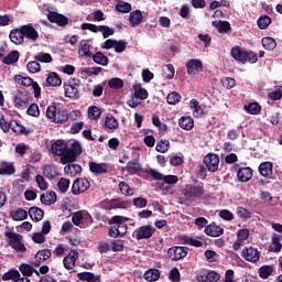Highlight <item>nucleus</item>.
I'll use <instances>...</instances> for the list:
<instances>
[{
    "label": "nucleus",
    "mask_w": 282,
    "mask_h": 282,
    "mask_svg": "<svg viewBox=\"0 0 282 282\" xmlns=\"http://www.w3.org/2000/svg\"><path fill=\"white\" fill-rule=\"evenodd\" d=\"M148 175H151L153 180H159V188L161 191H165V193H169L171 191V186H175L177 182H180V178L175 175H164L156 170L150 169L148 171Z\"/></svg>",
    "instance_id": "obj_1"
},
{
    "label": "nucleus",
    "mask_w": 282,
    "mask_h": 282,
    "mask_svg": "<svg viewBox=\"0 0 282 282\" xmlns=\"http://www.w3.org/2000/svg\"><path fill=\"white\" fill-rule=\"evenodd\" d=\"M230 54L235 61H239V63H251L254 64L259 61L257 53L252 51H246L240 48L239 46H235L231 48Z\"/></svg>",
    "instance_id": "obj_2"
},
{
    "label": "nucleus",
    "mask_w": 282,
    "mask_h": 282,
    "mask_svg": "<svg viewBox=\"0 0 282 282\" xmlns=\"http://www.w3.org/2000/svg\"><path fill=\"white\" fill-rule=\"evenodd\" d=\"M80 153H83V147L80 145V142L74 141L70 149H67L66 153L61 156V163L69 164L72 162H76V159L78 155H80Z\"/></svg>",
    "instance_id": "obj_3"
},
{
    "label": "nucleus",
    "mask_w": 282,
    "mask_h": 282,
    "mask_svg": "<svg viewBox=\"0 0 282 282\" xmlns=\"http://www.w3.org/2000/svg\"><path fill=\"white\" fill-rule=\"evenodd\" d=\"M4 237H7L8 243L13 250L25 252V245L23 243V236H21V234L6 231Z\"/></svg>",
    "instance_id": "obj_4"
},
{
    "label": "nucleus",
    "mask_w": 282,
    "mask_h": 282,
    "mask_svg": "<svg viewBox=\"0 0 282 282\" xmlns=\"http://www.w3.org/2000/svg\"><path fill=\"white\" fill-rule=\"evenodd\" d=\"M155 232V227L152 225H144L137 228L133 232L135 236L137 241L142 239H151Z\"/></svg>",
    "instance_id": "obj_5"
},
{
    "label": "nucleus",
    "mask_w": 282,
    "mask_h": 282,
    "mask_svg": "<svg viewBox=\"0 0 282 282\" xmlns=\"http://www.w3.org/2000/svg\"><path fill=\"white\" fill-rule=\"evenodd\" d=\"M241 257L242 259H245V261H248L249 263H257L259 259H261L259 250L254 247L243 248L241 251Z\"/></svg>",
    "instance_id": "obj_6"
},
{
    "label": "nucleus",
    "mask_w": 282,
    "mask_h": 282,
    "mask_svg": "<svg viewBox=\"0 0 282 282\" xmlns=\"http://www.w3.org/2000/svg\"><path fill=\"white\" fill-rule=\"evenodd\" d=\"M167 254H169L171 261H180V260L184 259L186 257V254H188V248L174 246L167 250Z\"/></svg>",
    "instance_id": "obj_7"
},
{
    "label": "nucleus",
    "mask_w": 282,
    "mask_h": 282,
    "mask_svg": "<svg viewBox=\"0 0 282 282\" xmlns=\"http://www.w3.org/2000/svg\"><path fill=\"white\" fill-rule=\"evenodd\" d=\"M47 20L50 23H56L59 28H65L67 23H69V18L63 13H58L56 11H50L47 14Z\"/></svg>",
    "instance_id": "obj_8"
},
{
    "label": "nucleus",
    "mask_w": 282,
    "mask_h": 282,
    "mask_svg": "<svg viewBox=\"0 0 282 282\" xmlns=\"http://www.w3.org/2000/svg\"><path fill=\"white\" fill-rule=\"evenodd\" d=\"M250 237V230L248 229H240L237 232V239L232 245V249L237 252L238 250H241L242 246H246V241H248V238Z\"/></svg>",
    "instance_id": "obj_9"
},
{
    "label": "nucleus",
    "mask_w": 282,
    "mask_h": 282,
    "mask_svg": "<svg viewBox=\"0 0 282 282\" xmlns=\"http://www.w3.org/2000/svg\"><path fill=\"white\" fill-rule=\"evenodd\" d=\"M89 181L86 178H77L72 186L73 195H80V193H85L89 191Z\"/></svg>",
    "instance_id": "obj_10"
},
{
    "label": "nucleus",
    "mask_w": 282,
    "mask_h": 282,
    "mask_svg": "<svg viewBox=\"0 0 282 282\" xmlns=\"http://www.w3.org/2000/svg\"><path fill=\"white\" fill-rule=\"evenodd\" d=\"M203 162L210 173H215L219 169V156L217 154L206 155Z\"/></svg>",
    "instance_id": "obj_11"
},
{
    "label": "nucleus",
    "mask_w": 282,
    "mask_h": 282,
    "mask_svg": "<svg viewBox=\"0 0 282 282\" xmlns=\"http://www.w3.org/2000/svg\"><path fill=\"white\" fill-rule=\"evenodd\" d=\"M14 104L19 109H25L30 105V95L28 91L19 90L14 96Z\"/></svg>",
    "instance_id": "obj_12"
},
{
    "label": "nucleus",
    "mask_w": 282,
    "mask_h": 282,
    "mask_svg": "<svg viewBox=\"0 0 282 282\" xmlns=\"http://www.w3.org/2000/svg\"><path fill=\"white\" fill-rule=\"evenodd\" d=\"M124 221H129V218L123 216H113L110 219V224L117 225L120 237H124V235H127L128 227L127 224H124Z\"/></svg>",
    "instance_id": "obj_13"
},
{
    "label": "nucleus",
    "mask_w": 282,
    "mask_h": 282,
    "mask_svg": "<svg viewBox=\"0 0 282 282\" xmlns=\"http://www.w3.org/2000/svg\"><path fill=\"white\" fill-rule=\"evenodd\" d=\"M77 259H78V251L70 250V252L63 259L64 268L66 270H74V268H76Z\"/></svg>",
    "instance_id": "obj_14"
},
{
    "label": "nucleus",
    "mask_w": 282,
    "mask_h": 282,
    "mask_svg": "<svg viewBox=\"0 0 282 282\" xmlns=\"http://www.w3.org/2000/svg\"><path fill=\"white\" fill-rule=\"evenodd\" d=\"M204 195V188L202 186L187 185L185 188V197L188 199H197Z\"/></svg>",
    "instance_id": "obj_15"
},
{
    "label": "nucleus",
    "mask_w": 282,
    "mask_h": 282,
    "mask_svg": "<svg viewBox=\"0 0 282 282\" xmlns=\"http://www.w3.org/2000/svg\"><path fill=\"white\" fill-rule=\"evenodd\" d=\"M91 40H82L80 46L78 48V54L82 58H91L94 54H91Z\"/></svg>",
    "instance_id": "obj_16"
},
{
    "label": "nucleus",
    "mask_w": 282,
    "mask_h": 282,
    "mask_svg": "<svg viewBox=\"0 0 282 282\" xmlns=\"http://www.w3.org/2000/svg\"><path fill=\"white\" fill-rule=\"evenodd\" d=\"M21 30L25 39H29L30 41H39V32H36V29H34L32 24L22 25Z\"/></svg>",
    "instance_id": "obj_17"
},
{
    "label": "nucleus",
    "mask_w": 282,
    "mask_h": 282,
    "mask_svg": "<svg viewBox=\"0 0 282 282\" xmlns=\"http://www.w3.org/2000/svg\"><path fill=\"white\" fill-rule=\"evenodd\" d=\"M51 151L54 155H65L67 153V143L63 140H57L51 145Z\"/></svg>",
    "instance_id": "obj_18"
},
{
    "label": "nucleus",
    "mask_w": 282,
    "mask_h": 282,
    "mask_svg": "<svg viewBox=\"0 0 282 282\" xmlns=\"http://www.w3.org/2000/svg\"><path fill=\"white\" fill-rule=\"evenodd\" d=\"M9 39L14 45H23L24 35L22 29H13L10 31Z\"/></svg>",
    "instance_id": "obj_19"
},
{
    "label": "nucleus",
    "mask_w": 282,
    "mask_h": 282,
    "mask_svg": "<svg viewBox=\"0 0 282 282\" xmlns=\"http://www.w3.org/2000/svg\"><path fill=\"white\" fill-rule=\"evenodd\" d=\"M50 257H52V251L50 249H43L37 251L33 260V265H35V268H39V265H41V262L47 261Z\"/></svg>",
    "instance_id": "obj_20"
},
{
    "label": "nucleus",
    "mask_w": 282,
    "mask_h": 282,
    "mask_svg": "<svg viewBox=\"0 0 282 282\" xmlns=\"http://www.w3.org/2000/svg\"><path fill=\"white\" fill-rule=\"evenodd\" d=\"M273 164L270 161L267 162H262L259 167L258 171L260 173V175H262V177H267V180H270V177H272V169H273Z\"/></svg>",
    "instance_id": "obj_21"
},
{
    "label": "nucleus",
    "mask_w": 282,
    "mask_h": 282,
    "mask_svg": "<svg viewBox=\"0 0 282 282\" xmlns=\"http://www.w3.org/2000/svg\"><path fill=\"white\" fill-rule=\"evenodd\" d=\"M282 236L279 234H272L271 236V245L270 252H281L282 250Z\"/></svg>",
    "instance_id": "obj_22"
},
{
    "label": "nucleus",
    "mask_w": 282,
    "mask_h": 282,
    "mask_svg": "<svg viewBox=\"0 0 282 282\" xmlns=\"http://www.w3.org/2000/svg\"><path fill=\"white\" fill-rule=\"evenodd\" d=\"M142 19H144V17L142 15V11L135 10L130 12V15H129L130 26L138 28V25L142 23Z\"/></svg>",
    "instance_id": "obj_23"
},
{
    "label": "nucleus",
    "mask_w": 282,
    "mask_h": 282,
    "mask_svg": "<svg viewBox=\"0 0 282 282\" xmlns=\"http://www.w3.org/2000/svg\"><path fill=\"white\" fill-rule=\"evenodd\" d=\"M205 234L208 235V237H221V235H224V228L217 226V224H210L205 227Z\"/></svg>",
    "instance_id": "obj_24"
},
{
    "label": "nucleus",
    "mask_w": 282,
    "mask_h": 282,
    "mask_svg": "<svg viewBox=\"0 0 282 282\" xmlns=\"http://www.w3.org/2000/svg\"><path fill=\"white\" fill-rule=\"evenodd\" d=\"M237 177L239 182H250L252 180V169L240 167L237 172Z\"/></svg>",
    "instance_id": "obj_25"
},
{
    "label": "nucleus",
    "mask_w": 282,
    "mask_h": 282,
    "mask_svg": "<svg viewBox=\"0 0 282 282\" xmlns=\"http://www.w3.org/2000/svg\"><path fill=\"white\" fill-rule=\"evenodd\" d=\"M64 173L68 177H76V175H80V173H83V167L78 164H68L64 167Z\"/></svg>",
    "instance_id": "obj_26"
},
{
    "label": "nucleus",
    "mask_w": 282,
    "mask_h": 282,
    "mask_svg": "<svg viewBox=\"0 0 282 282\" xmlns=\"http://www.w3.org/2000/svg\"><path fill=\"white\" fill-rule=\"evenodd\" d=\"M107 169H108L107 163H96V162L89 163V171L91 173H96L97 175L107 173Z\"/></svg>",
    "instance_id": "obj_27"
},
{
    "label": "nucleus",
    "mask_w": 282,
    "mask_h": 282,
    "mask_svg": "<svg viewBox=\"0 0 282 282\" xmlns=\"http://www.w3.org/2000/svg\"><path fill=\"white\" fill-rule=\"evenodd\" d=\"M133 96L134 98H138L139 100H147L149 98V91L147 89L142 88L140 84L133 85Z\"/></svg>",
    "instance_id": "obj_28"
},
{
    "label": "nucleus",
    "mask_w": 282,
    "mask_h": 282,
    "mask_svg": "<svg viewBox=\"0 0 282 282\" xmlns=\"http://www.w3.org/2000/svg\"><path fill=\"white\" fill-rule=\"evenodd\" d=\"M40 200L44 206H52V204H56V192L42 194Z\"/></svg>",
    "instance_id": "obj_29"
},
{
    "label": "nucleus",
    "mask_w": 282,
    "mask_h": 282,
    "mask_svg": "<svg viewBox=\"0 0 282 282\" xmlns=\"http://www.w3.org/2000/svg\"><path fill=\"white\" fill-rule=\"evenodd\" d=\"M20 56L19 51H12L3 57L2 63H4V65H14V63H19Z\"/></svg>",
    "instance_id": "obj_30"
},
{
    "label": "nucleus",
    "mask_w": 282,
    "mask_h": 282,
    "mask_svg": "<svg viewBox=\"0 0 282 282\" xmlns=\"http://www.w3.org/2000/svg\"><path fill=\"white\" fill-rule=\"evenodd\" d=\"M46 83L50 85V87H61V85H63V80L58 75H56L55 72L48 74Z\"/></svg>",
    "instance_id": "obj_31"
},
{
    "label": "nucleus",
    "mask_w": 282,
    "mask_h": 282,
    "mask_svg": "<svg viewBox=\"0 0 282 282\" xmlns=\"http://www.w3.org/2000/svg\"><path fill=\"white\" fill-rule=\"evenodd\" d=\"M178 124H180L181 129H184V131H191V129H193V127H195V121L191 117H182L178 120Z\"/></svg>",
    "instance_id": "obj_32"
},
{
    "label": "nucleus",
    "mask_w": 282,
    "mask_h": 282,
    "mask_svg": "<svg viewBox=\"0 0 282 282\" xmlns=\"http://www.w3.org/2000/svg\"><path fill=\"white\" fill-rule=\"evenodd\" d=\"M187 72H202L204 69V64L199 59H189L186 64Z\"/></svg>",
    "instance_id": "obj_33"
},
{
    "label": "nucleus",
    "mask_w": 282,
    "mask_h": 282,
    "mask_svg": "<svg viewBox=\"0 0 282 282\" xmlns=\"http://www.w3.org/2000/svg\"><path fill=\"white\" fill-rule=\"evenodd\" d=\"M219 279H221V275H219V273H217L215 271H209V272H207L206 275H200L198 278V281H200V282H217V281H219Z\"/></svg>",
    "instance_id": "obj_34"
},
{
    "label": "nucleus",
    "mask_w": 282,
    "mask_h": 282,
    "mask_svg": "<svg viewBox=\"0 0 282 282\" xmlns=\"http://www.w3.org/2000/svg\"><path fill=\"white\" fill-rule=\"evenodd\" d=\"M79 281H87V282H100V276L95 275L91 272H80L77 274Z\"/></svg>",
    "instance_id": "obj_35"
},
{
    "label": "nucleus",
    "mask_w": 282,
    "mask_h": 282,
    "mask_svg": "<svg viewBox=\"0 0 282 282\" xmlns=\"http://www.w3.org/2000/svg\"><path fill=\"white\" fill-rule=\"evenodd\" d=\"M127 171L131 175H135V173H140L142 171V165H140V162L138 160H132L127 163Z\"/></svg>",
    "instance_id": "obj_36"
},
{
    "label": "nucleus",
    "mask_w": 282,
    "mask_h": 282,
    "mask_svg": "<svg viewBox=\"0 0 282 282\" xmlns=\"http://www.w3.org/2000/svg\"><path fill=\"white\" fill-rule=\"evenodd\" d=\"M143 276H144L145 281H149V282L159 281L160 280V270L149 269L145 271Z\"/></svg>",
    "instance_id": "obj_37"
},
{
    "label": "nucleus",
    "mask_w": 282,
    "mask_h": 282,
    "mask_svg": "<svg viewBox=\"0 0 282 282\" xmlns=\"http://www.w3.org/2000/svg\"><path fill=\"white\" fill-rule=\"evenodd\" d=\"M43 210L39 207H31L29 209V216L32 219V221H41L43 219Z\"/></svg>",
    "instance_id": "obj_38"
},
{
    "label": "nucleus",
    "mask_w": 282,
    "mask_h": 282,
    "mask_svg": "<svg viewBox=\"0 0 282 282\" xmlns=\"http://www.w3.org/2000/svg\"><path fill=\"white\" fill-rule=\"evenodd\" d=\"M64 94L66 98H78V88L73 84L64 85Z\"/></svg>",
    "instance_id": "obj_39"
},
{
    "label": "nucleus",
    "mask_w": 282,
    "mask_h": 282,
    "mask_svg": "<svg viewBox=\"0 0 282 282\" xmlns=\"http://www.w3.org/2000/svg\"><path fill=\"white\" fill-rule=\"evenodd\" d=\"M262 46L268 51L272 52L273 50H276V40H274L271 36L263 37L262 41Z\"/></svg>",
    "instance_id": "obj_40"
},
{
    "label": "nucleus",
    "mask_w": 282,
    "mask_h": 282,
    "mask_svg": "<svg viewBox=\"0 0 282 282\" xmlns=\"http://www.w3.org/2000/svg\"><path fill=\"white\" fill-rule=\"evenodd\" d=\"M10 217L13 221H24V219H28V212L20 208L15 212H11Z\"/></svg>",
    "instance_id": "obj_41"
},
{
    "label": "nucleus",
    "mask_w": 282,
    "mask_h": 282,
    "mask_svg": "<svg viewBox=\"0 0 282 282\" xmlns=\"http://www.w3.org/2000/svg\"><path fill=\"white\" fill-rule=\"evenodd\" d=\"M91 58L97 65H102L104 67L109 65V58L102 52H97Z\"/></svg>",
    "instance_id": "obj_42"
},
{
    "label": "nucleus",
    "mask_w": 282,
    "mask_h": 282,
    "mask_svg": "<svg viewBox=\"0 0 282 282\" xmlns=\"http://www.w3.org/2000/svg\"><path fill=\"white\" fill-rule=\"evenodd\" d=\"M116 12H121V14H129L131 12V3L126 1H119L115 7Z\"/></svg>",
    "instance_id": "obj_43"
},
{
    "label": "nucleus",
    "mask_w": 282,
    "mask_h": 282,
    "mask_svg": "<svg viewBox=\"0 0 282 282\" xmlns=\"http://www.w3.org/2000/svg\"><path fill=\"white\" fill-rule=\"evenodd\" d=\"M243 109L245 111H247V113H251V116H257L258 113H261V106L257 102L245 105Z\"/></svg>",
    "instance_id": "obj_44"
},
{
    "label": "nucleus",
    "mask_w": 282,
    "mask_h": 282,
    "mask_svg": "<svg viewBox=\"0 0 282 282\" xmlns=\"http://www.w3.org/2000/svg\"><path fill=\"white\" fill-rule=\"evenodd\" d=\"M42 175L46 177L47 180H54L58 173L56 172V169L52 165H45L42 170Z\"/></svg>",
    "instance_id": "obj_45"
},
{
    "label": "nucleus",
    "mask_w": 282,
    "mask_h": 282,
    "mask_svg": "<svg viewBox=\"0 0 282 282\" xmlns=\"http://www.w3.org/2000/svg\"><path fill=\"white\" fill-rule=\"evenodd\" d=\"M182 241L185 246H194V248H202L204 246V242L188 236H183Z\"/></svg>",
    "instance_id": "obj_46"
},
{
    "label": "nucleus",
    "mask_w": 282,
    "mask_h": 282,
    "mask_svg": "<svg viewBox=\"0 0 282 282\" xmlns=\"http://www.w3.org/2000/svg\"><path fill=\"white\" fill-rule=\"evenodd\" d=\"M101 115L102 111L97 106H90L88 108V118H90V120H100Z\"/></svg>",
    "instance_id": "obj_47"
},
{
    "label": "nucleus",
    "mask_w": 282,
    "mask_h": 282,
    "mask_svg": "<svg viewBox=\"0 0 282 282\" xmlns=\"http://www.w3.org/2000/svg\"><path fill=\"white\" fill-rule=\"evenodd\" d=\"M0 175H14V165L6 162L1 163Z\"/></svg>",
    "instance_id": "obj_48"
},
{
    "label": "nucleus",
    "mask_w": 282,
    "mask_h": 282,
    "mask_svg": "<svg viewBox=\"0 0 282 282\" xmlns=\"http://www.w3.org/2000/svg\"><path fill=\"white\" fill-rule=\"evenodd\" d=\"M257 23L260 30H268V28L270 26V23H272V19L268 15L260 17Z\"/></svg>",
    "instance_id": "obj_49"
},
{
    "label": "nucleus",
    "mask_w": 282,
    "mask_h": 282,
    "mask_svg": "<svg viewBox=\"0 0 282 282\" xmlns=\"http://www.w3.org/2000/svg\"><path fill=\"white\" fill-rule=\"evenodd\" d=\"M105 126L107 129H110L111 131H116L118 127H120V123H118V119L115 117H107L105 120Z\"/></svg>",
    "instance_id": "obj_50"
},
{
    "label": "nucleus",
    "mask_w": 282,
    "mask_h": 282,
    "mask_svg": "<svg viewBox=\"0 0 282 282\" xmlns=\"http://www.w3.org/2000/svg\"><path fill=\"white\" fill-rule=\"evenodd\" d=\"M14 82L18 83V85H23V87H30V85H34L32 78L23 77L21 75H15Z\"/></svg>",
    "instance_id": "obj_51"
},
{
    "label": "nucleus",
    "mask_w": 282,
    "mask_h": 282,
    "mask_svg": "<svg viewBox=\"0 0 282 282\" xmlns=\"http://www.w3.org/2000/svg\"><path fill=\"white\" fill-rule=\"evenodd\" d=\"M108 86L110 87V89H122V87H124V80L115 77L108 82Z\"/></svg>",
    "instance_id": "obj_52"
},
{
    "label": "nucleus",
    "mask_w": 282,
    "mask_h": 282,
    "mask_svg": "<svg viewBox=\"0 0 282 282\" xmlns=\"http://www.w3.org/2000/svg\"><path fill=\"white\" fill-rule=\"evenodd\" d=\"M166 100L169 105H177L182 100V95L177 91H172L167 95Z\"/></svg>",
    "instance_id": "obj_53"
},
{
    "label": "nucleus",
    "mask_w": 282,
    "mask_h": 282,
    "mask_svg": "<svg viewBox=\"0 0 282 282\" xmlns=\"http://www.w3.org/2000/svg\"><path fill=\"white\" fill-rule=\"evenodd\" d=\"M189 107L191 109H193L195 118H199V116H202V106H199V101H197L196 99H192L189 102Z\"/></svg>",
    "instance_id": "obj_54"
},
{
    "label": "nucleus",
    "mask_w": 282,
    "mask_h": 282,
    "mask_svg": "<svg viewBox=\"0 0 282 282\" xmlns=\"http://www.w3.org/2000/svg\"><path fill=\"white\" fill-rule=\"evenodd\" d=\"M21 273L17 270L9 271L2 275V281H17Z\"/></svg>",
    "instance_id": "obj_55"
},
{
    "label": "nucleus",
    "mask_w": 282,
    "mask_h": 282,
    "mask_svg": "<svg viewBox=\"0 0 282 282\" xmlns=\"http://www.w3.org/2000/svg\"><path fill=\"white\" fill-rule=\"evenodd\" d=\"M20 272L25 279H28V276H32V274H34V268L30 264H21Z\"/></svg>",
    "instance_id": "obj_56"
},
{
    "label": "nucleus",
    "mask_w": 282,
    "mask_h": 282,
    "mask_svg": "<svg viewBox=\"0 0 282 282\" xmlns=\"http://www.w3.org/2000/svg\"><path fill=\"white\" fill-rule=\"evenodd\" d=\"M82 219V228H87L94 220L91 219V215L87 212H80Z\"/></svg>",
    "instance_id": "obj_57"
},
{
    "label": "nucleus",
    "mask_w": 282,
    "mask_h": 282,
    "mask_svg": "<svg viewBox=\"0 0 282 282\" xmlns=\"http://www.w3.org/2000/svg\"><path fill=\"white\" fill-rule=\"evenodd\" d=\"M273 268L270 265H263L259 269V275L261 279H268L273 272Z\"/></svg>",
    "instance_id": "obj_58"
},
{
    "label": "nucleus",
    "mask_w": 282,
    "mask_h": 282,
    "mask_svg": "<svg viewBox=\"0 0 282 282\" xmlns=\"http://www.w3.org/2000/svg\"><path fill=\"white\" fill-rule=\"evenodd\" d=\"M132 204L137 208H147V206L149 205V200H147V198L144 197H135L132 199Z\"/></svg>",
    "instance_id": "obj_59"
},
{
    "label": "nucleus",
    "mask_w": 282,
    "mask_h": 282,
    "mask_svg": "<svg viewBox=\"0 0 282 282\" xmlns=\"http://www.w3.org/2000/svg\"><path fill=\"white\" fill-rule=\"evenodd\" d=\"M270 100H281L282 98V86H279L275 90L268 93Z\"/></svg>",
    "instance_id": "obj_60"
},
{
    "label": "nucleus",
    "mask_w": 282,
    "mask_h": 282,
    "mask_svg": "<svg viewBox=\"0 0 282 282\" xmlns=\"http://www.w3.org/2000/svg\"><path fill=\"white\" fill-rule=\"evenodd\" d=\"M57 188L59 193H65L66 191H69V180L67 178H61L57 183Z\"/></svg>",
    "instance_id": "obj_61"
},
{
    "label": "nucleus",
    "mask_w": 282,
    "mask_h": 282,
    "mask_svg": "<svg viewBox=\"0 0 282 282\" xmlns=\"http://www.w3.org/2000/svg\"><path fill=\"white\" fill-rule=\"evenodd\" d=\"M169 147H170L169 140H164L156 143L155 150L159 153H166V151H169Z\"/></svg>",
    "instance_id": "obj_62"
},
{
    "label": "nucleus",
    "mask_w": 282,
    "mask_h": 282,
    "mask_svg": "<svg viewBox=\"0 0 282 282\" xmlns=\"http://www.w3.org/2000/svg\"><path fill=\"white\" fill-rule=\"evenodd\" d=\"M115 52L117 54H122V52H124V50H127V42L120 40H116V43H115Z\"/></svg>",
    "instance_id": "obj_63"
},
{
    "label": "nucleus",
    "mask_w": 282,
    "mask_h": 282,
    "mask_svg": "<svg viewBox=\"0 0 282 282\" xmlns=\"http://www.w3.org/2000/svg\"><path fill=\"white\" fill-rule=\"evenodd\" d=\"M119 188L122 195H133V189L124 182L119 183Z\"/></svg>",
    "instance_id": "obj_64"
}]
</instances>
